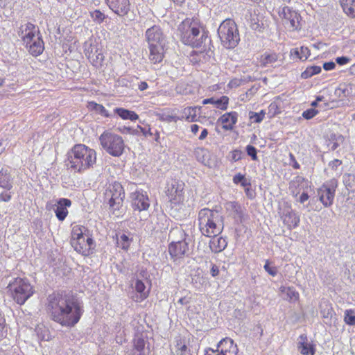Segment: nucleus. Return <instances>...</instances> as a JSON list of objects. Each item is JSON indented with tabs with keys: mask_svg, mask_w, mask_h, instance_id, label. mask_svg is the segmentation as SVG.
I'll return each instance as SVG.
<instances>
[{
	"mask_svg": "<svg viewBox=\"0 0 355 355\" xmlns=\"http://www.w3.org/2000/svg\"><path fill=\"white\" fill-rule=\"evenodd\" d=\"M218 347L220 348V353L211 350L210 353L207 352L205 355H237V346L234 344L231 338H226L220 340Z\"/></svg>",
	"mask_w": 355,
	"mask_h": 355,
	"instance_id": "4468645a",
	"label": "nucleus"
},
{
	"mask_svg": "<svg viewBox=\"0 0 355 355\" xmlns=\"http://www.w3.org/2000/svg\"><path fill=\"white\" fill-rule=\"evenodd\" d=\"M11 198V196L8 193H2L0 194V200L3 202H8Z\"/></svg>",
	"mask_w": 355,
	"mask_h": 355,
	"instance_id": "6e6d98bb",
	"label": "nucleus"
},
{
	"mask_svg": "<svg viewBox=\"0 0 355 355\" xmlns=\"http://www.w3.org/2000/svg\"><path fill=\"white\" fill-rule=\"evenodd\" d=\"M102 148L113 157H120L125 149V142L122 137L111 130H105L99 137Z\"/></svg>",
	"mask_w": 355,
	"mask_h": 355,
	"instance_id": "0eeeda50",
	"label": "nucleus"
},
{
	"mask_svg": "<svg viewBox=\"0 0 355 355\" xmlns=\"http://www.w3.org/2000/svg\"><path fill=\"white\" fill-rule=\"evenodd\" d=\"M114 112L123 119L135 121L139 118L138 115L135 112L124 108H116Z\"/></svg>",
	"mask_w": 355,
	"mask_h": 355,
	"instance_id": "c9c22d12",
	"label": "nucleus"
},
{
	"mask_svg": "<svg viewBox=\"0 0 355 355\" xmlns=\"http://www.w3.org/2000/svg\"><path fill=\"white\" fill-rule=\"evenodd\" d=\"M228 100L227 96H223L220 99L215 100L214 104L216 105L217 107L225 110L227 107Z\"/></svg>",
	"mask_w": 355,
	"mask_h": 355,
	"instance_id": "a18cd8bd",
	"label": "nucleus"
},
{
	"mask_svg": "<svg viewBox=\"0 0 355 355\" xmlns=\"http://www.w3.org/2000/svg\"><path fill=\"white\" fill-rule=\"evenodd\" d=\"M0 187L6 190L12 187L11 177L7 170L0 171Z\"/></svg>",
	"mask_w": 355,
	"mask_h": 355,
	"instance_id": "72a5a7b5",
	"label": "nucleus"
},
{
	"mask_svg": "<svg viewBox=\"0 0 355 355\" xmlns=\"http://www.w3.org/2000/svg\"><path fill=\"white\" fill-rule=\"evenodd\" d=\"M233 181H234V182L235 184H238L239 182H241V184L243 186H245L246 185L245 177H244V175H241V173H239V174L236 175L233 178Z\"/></svg>",
	"mask_w": 355,
	"mask_h": 355,
	"instance_id": "3c124183",
	"label": "nucleus"
},
{
	"mask_svg": "<svg viewBox=\"0 0 355 355\" xmlns=\"http://www.w3.org/2000/svg\"><path fill=\"white\" fill-rule=\"evenodd\" d=\"M279 291L282 293H285L290 301H297L299 299V293L294 287L281 286Z\"/></svg>",
	"mask_w": 355,
	"mask_h": 355,
	"instance_id": "e433bc0d",
	"label": "nucleus"
},
{
	"mask_svg": "<svg viewBox=\"0 0 355 355\" xmlns=\"http://www.w3.org/2000/svg\"><path fill=\"white\" fill-rule=\"evenodd\" d=\"M89 109L92 110H94L96 112L105 116H109V114L107 111L105 110V108L100 104H98L94 102H89L88 105Z\"/></svg>",
	"mask_w": 355,
	"mask_h": 355,
	"instance_id": "a19ab883",
	"label": "nucleus"
},
{
	"mask_svg": "<svg viewBox=\"0 0 355 355\" xmlns=\"http://www.w3.org/2000/svg\"><path fill=\"white\" fill-rule=\"evenodd\" d=\"M309 198V196L308 195L307 193L306 192H303L299 197L298 198V201L300 202V203H304L306 201H307Z\"/></svg>",
	"mask_w": 355,
	"mask_h": 355,
	"instance_id": "5fc2aeb1",
	"label": "nucleus"
},
{
	"mask_svg": "<svg viewBox=\"0 0 355 355\" xmlns=\"http://www.w3.org/2000/svg\"><path fill=\"white\" fill-rule=\"evenodd\" d=\"M172 350L174 355H192L189 341L186 336H176Z\"/></svg>",
	"mask_w": 355,
	"mask_h": 355,
	"instance_id": "2eb2a0df",
	"label": "nucleus"
},
{
	"mask_svg": "<svg viewBox=\"0 0 355 355\" xmlns=\"http://www.w3.org/2000/svg\"><path fill=\"white\" fill-rule=\"evenodd\" d=\"M297 349L302 355H314L315 352L313 345L308 343V338L305 334L299 336Z\"/></svg>",
	"mask_w": 355,
	"mask_h": 355,
	"instance_id": "412c9836",
	"label": "nucleus"
},
{
	"mask_svg": "<svg viewBox=\"0 0 355 355\" xmlns=\"http://www.w3.org/2000/svg\"><path fill=\"white\" fill-rule=\"evenodd\" d=\"M109 8L119 16L126 15L130 10L129 0H105Z\"/></svg>",
	"mask_w": 355,
	"mask_h": 355,
	"instance_id": "dca6fc26",
	"label": "nucleus"
},
{
	"mask_svg": "<svg viewBox=\"0 0 355 355\" xmlns=\"http://www.w3.org/2000/svg\"><path fill=\"white\" fill-rule=\"evenodd\" d=\"M182 120L188 122H193L197 120V107H187L182 110Z\"/></svg>",
	"mask_w": 355,
	"mask_h": 355,
	"instance_id": "f704fd0d",
	"label": "nucleus"
},
{
	"mask_svg": "<svg viewBox=\"0 0 355 355\" xmlns=\"http://www.w3.org/2000/svg\"><path fill=\"white\" fill-rule=\"evenodd\" d=\"M199 130V125L197 124H193L191 125V131L196 135Z\"/></svg>",
	"mask_w": 355,
	"mask_h": 355,
	"instance_id": "338daca9",
	"label": "nucleus"
},
{
	"mask_svg": "<svg viewBox=\"0 0 355 355\" xmlns=\"http://www.w3.org/2000/svg\"><path fill=\"white\" fill-rule=\"evenodd\" d=\"M200 29V26L197 19H186L179 26L182 41L193 47L205 46L206 42L209 40L206 33Z\"/></svg>",
	"mask_w": 355,
	"mask_h": 355,
	"instance_id": "7ed1b4c3",
	"label": "nucleus"
},
{
	"mask_svg": "<svg viewBox=\"0 0 355 355\" xmlns=\"http://www.w3.org/2000/svg\"><path fill=\"white\" fill-rule=\"evenodd\" d=\"M188 250L189 246L187 241H181L178 243H170L168 246L169 253L175 259L182 257Z\"/></svg>",
	"mask_w": 355,
	"mask_h": 355,
	"instance_id": "aec40b11",
	"label": "nucleus"
},
{
	"mask_svg": "<svg viewBox=\"0 0 355 355\" xmlns=\"http://www.w3.org/2000/svg\"><path fill=\"white\" fill-rule=\"evenodd\" d=\"M246 151L248 155L250 156L253 160L257 159V149L254 146L251 145L247 146Z\"/></svg>",
	"mask_w": 355,
	"mask_h": 355,
	"instance_id": "09e8293b",
	"label": "nucleus"
},
{
	"mask_svg": "<svg viewBox=\"0 0 355 355\" xmlns=\"http://www.w3.org/2000/svg\"><path fill=\"white\" fill-rule=\"evenodd\" d=\"M344 320L349 325L355 324V313L352 310H346L345 312Z\"/></svg>",
	"mask_w": 355,
	"mask_h": 355,
	"instance_id": "79ce46f5",
	"label": "nucleus"
},
{
	"mask_svg": "<svg viewBox=\"0 0 355 355\" xmlns=\"http://www.w3.org/2000/svg\"><path fill=\"white\" fill-rule=\"evenodd\" d=\"M349 58H347V57H344V56H342V57H338L336 59V62L340 64V65H344V64H347L349 62Z\"/></svg>",
	"mask_w": 355,
	"mask_h": 355,
	"instance_id": "864d4df0",
	"label": "nucleus"
},
{
	"mask_svg": "<svg viewBox=\"0 0 355 355\" xmlns=\"http://www.w3.org/2000/svg\"><path fill=\"white\" fill-rule=\"evenodd\" d=\"M86 51V55L92 64L96 67H100L104 60V55L101 51H98L96 46H92Z\"/></svg>",
	"mask_w": 355,
	"mask_h": 355,
	"instance_id": "5701e85b",
	"label": "nucleus"
},
{
	"mask_svg": "<svg viewBox=\"0 0 355 355\" xmlns=\"http://www.w3.org/2000/svg\"><path fill=\"white\" fill-rule=\"evenodd\" d=\"M105 198L108 200L109 205L114 209H118L122 204L125 197V193L122 185L117 182L110 184L106 191Z\"/></svg>",
	"mask_w": 355,
	"mask_h": 355,
	"instance_id": "f8f14e48",
	"label": "nucleus"
},
{
	"mask_svg": "<svg viewBox=\"0 0 355 355\" xmlns=\"http://www.w3.org/2000/svg\"><path fill=\"white\" fill-rule=\"evenodd\" d=\"M335 94L340 98H341L342 96H345V90L341 88H337L335 90Z\"/></svg>",
	"mask_w": 355,
	"mask_h": 355,
	"instance_id": "680f3d73",
	"label": "nucleus"
},
{
	"mask_svg": "<svg viewBox=\"0 0 355 355\" xmlns=\"http://www.w3.org/2000/svg\"><path fill=\"white\" fill-rule=\"evenodd\" d=\"M279 16L282 19L283 24L290 31H294L301 28V16L295 10L288 6H284L279 11Z\"/></svg>",
	"mask_w": 355,
	"mask_h": 355,
	"instance_id": "9d476101",
	"label": "nucleus"
},
{
	"mask_svg": "<svg viewBox=\"0 0 355 355\" xmlns=\"http://www.w3.org/2000/svg\"><path fill=\"white\" fill-rule=\"evenodd\" d=\"M13 0H0V7H10Z\"/></svg>",
	"mask_w": 355,
	"mask_h": 355,
	"instance_id": "bf43d9fd",
	"label": "nucleus"
},
{
	"mask_svg": "<svg viewBox=\"0 0 355 355\" xmlns=\"http://www.w3.org/2000/svg\"><path fill=\"white\" fill-rule=\"evenodd\" d=\"M92 17L94 21H97L101 23L105 19V15L98 10H96L91 13Z\"/></svg>",
	"mask_w": 355,
	"mask_h": 355,
	"instance_id": "de8ad7c7",
	"label": "nucleus"
},
{
	"mask_svg": "<svg viewBox=\"0 0 355 355\" xmlns=\"http://www.w3.org/2000/svg\"><path fill=\"white\" fill-rule=\"evenodd\" d=\"M232 160L234 162H236L241 158V151L239 150H235L232 152Z\"/></svg>",
	"mask_w": 355,
	"mask_h": 355,
	"instance_id": "603ef678",
	"label": "nucleus"
},
{
	"mask_svg": "<svg viewBox=\"0 0 355 355\" xmlns=\"http://www.w3.org/2000/svg\"><path fill=\"white\" fill-rule=\"evenodd\" d=\"M7 292L18 304H24L34 293L35 290L26 278L16 277L12 279L8 286Z\"/></svg>",
	"mask_w": 355,
	"mask_h": 355,
	"instance_id": "423d86ee",
	"label": "nucleus"
},
{
	"mask_svg": "<svg viewBox=\"0 0 355 355\" xmlns=\"http://www.w3.org/2000/svg\"><path fill=\"white\" fill-rule=\"evenodd\" d=\"M209 242V248L212 252L218 253L222 252L227 247L226 240L222 237L212 236Z\"/></svg>",
	"mask_w": 355,
	"mask_h": 355,
	"instance_id": "c756f323",
	"label": "nucleus"
},
{
	"mask_svg": "<svg viewBox=\"0 0 355 355\" xmlns=\"http://www.w3.org/2000/svg\"><path fill=\"white\" fill-rule=\"evenodd\" d=\"M169 239L171 240V243H178L181 241H186V234L182 228L176 227L171 230L169 233Z\"/></svg>",
	"mask_w": 355,
	"mask_h": 355,
	"instance_id": "2f4dec72",
	"label": "nucleus"
},
{
	"mask_svg": "<svg viewBox=\"0 0 355 355\" xmlns=\"http://www.w3.org/2000/svg\"><path fill=\"white\" fill-rule=\"evenodd\" d=\"M139 128L141 130V132L143 133V135L144 136H148V135H152L153 133L151 132L150 131V128H148V130L145 129V128H143L140 126H139Z\"/></svg>",
	"mask_w": 355,
	"mask_h": 355,
	"instance_id": "0e129e2a",
	"label": "nucleus"
},
{
	"mask_svg": "<svg viewBox=\"0 0 355 355\" xmlns=\"http://www.w3.org/2000/svg\"><path fill=\"white\" fill-rule=\"evenodd\" d=\"M71 205V200L67 198H61L58 201L55 215L60 220H64L68 214L67 207H70Z\"/></svg>",
	"mask_w": 355,
	"mask_h": 355,
	"instance_id": "bb28decb",
	"label": "nucleus"
},
{
	"mask_svg": "<svg viewBox=\"0 0 355 355\" xmlns=\"http://www.w3.org/2000/svg\"><path fill=\"white\" fill-rule=\"evenodd\" d=\"M47 310L53 321L66 327H74L80 320L83 311L76 299L60 293L49 296Z\"/></svg>",
	"mask_w": 355,
	"mask_h": 355,
	"instance_id": "f257e3e1",
	"label": "nucleus"
},
{
	"mask_svg": "<svg viewBox=\"0 0 355 355\" xmlns=\"http://www.w3.org/2000/svg\"><path fill=\"white\" fill-rule=\"evenodd\" d=\"M344 12L352 18H355V0H340Z\"/></svg>",
	"mask_w": 355,
	"mask_h": 355,
	"instance_id": "473e14b6",
	"label": "nucleus"
},
{
	"mask_svg": "<svg viewBox=\"0 0 355 355\" xmlns=\"http://www.w3.org/2000/svg\"><path fill=\"white\" fill-rule=\"evenodd\" d=\"M237 116L238 114L236 112H231L222 115L218 121L223 124V128L224 130H231L237 121Z\"/></svg>",
	"mask_w": 355,
	"mask_h": 355,
	"instance_id": "a878e982",
	"label": "nucleus"
},
{
	"mask_svg": "<svg viewBox=\"0 0 355 355\" xmlns=\"http://www.w3.org/2000/svg\"><path fill=\"white\" fill-rule=\"evenodd\" d=\"M194 155L197 160L205 165L208 164V151L202 147H198L194 150Z\"/></svg>",
	"mask_w": 355,
	"mask_h": 355,
	"instance_id": "4c0bfd02",
	"label": "nucleus"
},
{
	"mask_svg": "<svg viewBox=\"0 0 355 355\" xmlns=\"http://www.w3.org/2000/svg\"><path fill=\"white\" fill-rule=\"evenodd\" d=\"M211 274L213 277H216L219 274V269L217 266L212 264Z\"/></svg>",
	"mask_w": 355,
	"mask_h": 355,
	"instance_id": "052dcab7",
	"label": "nucleus"
},
{
	"mask_svg": "<svg viewBox=\"0 0 355 355\" xmlns=\"http://www.w3.org/2000/svg\"><path fill=\"white\" fill-rule=\"evenodd\" d=\"M148 88V84L146 82H141L139 85V89L141 91H144Z\"/></svg>",
	"mask_w": 355,
	"mask_h": 355,
	"instance_id": "774afa93",
	"label": "nucleus"
},
{
	"mask_svg": "<svg viewBox=\"0 0 355 355\" xmlns=\"http://www.w3.org/2000/svg\"><path fill=\"white\" fill-rule=\"evenodd\" d=\"M342 164V162L339 159H334L329 163V166L333 169H336L338 166Z\"/></svg>",
	"mask_w": 355,
	"mask_h": 355,
	"instance_id": "4d7b16f0",
	"label": "nucleus"
},
{
	"mask_svg": "<svg viewBox=\"0 0 355 355\" xmlns=\"http://www.w3.org/2000/svg\"><path fill=\"white\" fill-rule=\"evenodd\" d=\"M148 44H164L163 33L158 26H153L146 31Z\"/></svg>",
	"mask_w": 355,
	"mask_h": 355,
	"instance_id": "f3484780",
	"label": "nucleus"
},
{
	"mask_svg": "<svg viewBox=\"0 0 355 355\" xmlns=\"http://www.w3.org/2000/svg\"><path fill=\"white\" fill-rule=\"evenodd\" d=\"M337 187L338 181L336 179H331L318 189L319 200L325 207H329L333 204Z\"/></svg>",
	"mask_w": 355,
	"mask_h": 355,
	"instance_id": "9b49d317",
	"label": "nucleus"
},
{
	"mask_svg": "<svg viewBox=\"0 0 355 355\" xmlns=\"http://www.w3.org/2000/svg\"><path fill=\"white\" fill-rule=\"evenodd\" d=\"M131 285L137 293H138V295H136L132 297L134 301L141 302L148 297L149 292L146 290L145 284L141 280L136 279L132 281Z\"/></svg>",
	"mask_w": 355,
	"mask_h": 355,
	"instance_id": "4be33fe9",
	"label": "nucleus"
},
{
	"mask_svg": "<svg viewBox=\"0 0 355 355\" xmlns=\"http://www.w3.org/2000/svg\"><path fill=\"white\" fill-rule=\"evenodd\" d=\"M218 34L222 44L226 49H234L240 41L237 26L231 19H226L220 24Z\"/></svg>",
	"mask_w": 355,
	"mask_h": 355,
	"instance_id": "6e6552de",
	"label": "nucleus"
},
{
	"mask_svg": "<svg viewBox=\"0 0 355 355\" xmlns=\"http://www.w3.org/2000/svg\"><path fill=\"white\" fill-rule=\"evenodd\" d=\"M118 245L124 250H128L130 245V240L128 236L123 234L118 239Z\"/></svg>",
	"mask_w": 355,
	"mask_h": 355,
	"instance_id": "c03bdc74",
	"label": "nucleus"
},
{
	"mask_svg": "<svg viewBox=\"0 0 355 355\" xmlns=\"http://www.w3.org/2000/svg\"><path fill=\"white\" fill-rule=\"evenodd\" d=\"M169 193L172 208H174L175 206H180V207L182 206L186 207L187 205L184 202V196L181 185H178L175 187V185L173 184L171 189L169 190Z\"/></svg>",
	"mask_w": 355,
	"mask_h": 355,
	"instance_id": "a211bd4d",
	"label": "nucleus"
},
{
	"mask_svg": "<svg viewBox=\"0 0 355 355\" xmlns=\"http://www.w3.org/2000/svg\"><path fill=\"white\" fill-rule=\"evenodd\" d=\"M207 135H208V131H207V129H205V128H204V129L202 130L200 135L199 136V139H200V140H203V139H205L207 137Z\"/></svg>",
	"mask_w": 355,
	"mask_h": 355,
	"instance_id": "69168bd1",
	"label": "nucleus"
},
{
	"mask_svg": "<svg viewBox=\"0 0 355 355\" xmlns=\"http://www.w3.org/2000/svg\"><path fill=\"white\" fill-rule=\"evenodd\" d=\"M164 44H149V59L153 63L160 62L164 57Z\"/></svg>",
	"mask_w": 355,
	"mask_h": 355,
	"instance_id": "cd10ccee",
	"label": "nucleus"
},
{
	"mask_svg": "<svg viewBox=\"0 0 355 355\" xmlns=\"http://www.w3.org/2000/svg\"><path fill=\"white\" fill-rule=\"evenodd\" d=\"M4 320L0 318V340L3 337Z\"/></svg>",
	"mask_w": 355,
	"mask_h": 355,
	"instance_id": "e2e57ef3",
	"label": "nucleus"
},
{
	"mask_svg": "<svg viewBox=\"0 0 355 355\" xmlns=\"http://www.w3.org/2000/svg\"><path fill=\"white\" fill-rule=\"evenodd\" d=\"M146 341L139 336H137L134 339L133 349L127 352L125 355H147L145 350Z\"/></svg>",
	"mask_w": 355,
	"mask_h": 355,
	"instance_id": "c85d7f7f",
	"label": "nucleus"
},
{
	"mask_svg": "<svg viewBox=\"0 0 355 355\" xmlns=\"http://www.w3.org/2000/svg\"><path fill=\"white\" fill-rule=\"evenodd\" d=\"M198 227L201 234L207 237L216 236L223 229V220L216 210L202 209L198 216Z\"/></svg>",
	"mask_w": 355,
	"mask_h": 355,
	"instance_id": "20e7f679",
	"label": "nucleus"
},
{
	"mask_svg": "<svg viewBox=\"0 0 355 355\" xmlns=\"http://www.w3.org/2000/svg\"><path fill=\"white\" fill-rule=\"evenodd\" d=\"M317 113V110L314 109H309L303 112L302 116L306 119H310L315 116Z\"/></svg>",
	"mask_w": 355,
	"mask_h": 355,
	"instance_id": "8fccbe9b",
	"label": "nucleus"
},
{
	"mask_svg": "<svg viewBox=\"0 0 355 355\" xmlns=\"http://www.w3.org/2000/svg\"><path fill=\"white\" fill-rule=\"evenodd\" d=\"M265 116V112L263 111L260 112L259 113L254 112H250L249 117L250 120L254 123H260L263 121Z\"/></svg>",
	"mask_w": 355,
	"mask_h": 355,
	"instance_id": "37998d69",
	"label": "nucleus"
},
{
	"mask_svg": "<svg viewBox=\"0 0 355 355\" xmlns=\"http://www.w3.org/2000/svg\"><path fill=\"white\" fill-rule=\"evenodd\" d=\"M19 36L32 55L36 57L42 54L44 44L35 25L29 22L22 24L19 28Z\"/></svg>",
	"mask_w": 355,
	"mask_h": 355,
	"instance_id": "39448f33",
	"label": "nucleus"
},
{
	"mask_svg": "<svg viewBox=\"0 0 355 355\" xmlns=\"http://www.w3.org/2000/svg\"><path fill=\"white\" fill-rule=\"evenodd\" d=\"M132 204L135 209L139 211L146 210L149 207V200L147 196L139 191L131 194Z\"/></svg>",
	"mask_w": 355,
	"mask_h": 355,
	"instance_id": "6ab92c4d",
	"label": "nucleus"
},
{
	"mask_svg": "<svg viewBox=\"0 0 355 355\" xmlns=\"http://www.w3.org/2000/svg\"><path fill=\"white\" fill-rule=\"evenodd\" d=\"M155 115L158 117L159 121L166 123H176L179 120H182V118H180V116L177 114L175 110L166 109L160 112H157Z\"/></svg>",
	"mask_w": 355,
	"mask_h": 355,
	"instance_id": "393cba45",
	"label": "nucleus"
},
{
	"mask_svg": "<svg viewBox=\"0 0 355 355\" xmlns=\"http://www.w3.org/2000/svg\"><path fill=\"white\" fill-rule=\"evenodd\" d=\"M320 309L324 322L331 326L335 319V313L331 305L328 302H323L320 305Z\"/></svg>",
	"mask_w": 355,
	"mask_h": 355,
	"instance_id": "b1692460",
	"label": "nucleus"
},
{
	"mask_svg": "<svg viewBox=\"0 0 355 355\" xmlns=\"http://www.w3.org/2000/svg\"><path fill=\"white\" fill-rule=\"evenodd\" d=\"M291 54L295 55L300 60H306L310 55V51L307 47L302 46L292 49Z\"/></svg>",
	"mask_w": 355,
	"mask_h": 355,
	"instance_id": "58836bf2",
	"label": "nucleus"
},
{
	"mask_svg": "<svg viewBox=\"0 0 355 355\" xmlns=\"http://www.w3.org/2000/svg\"><path fill=\"white\" fill-rule=\"evenodd\" d=\"M282 62V59L279 54L275 52H266L261 55V63L263 66L273 64L276 62Z\"/></svg>",
	"mask_w": 355,
	"mask_h": 355,
	"instance_id": "7c9ffc66",
	"label": "nucleus"
},
{
	"mask_svg": "<svg viewBox=\"0 0 355 355\" xmlns=\"http://www.w3.org/2000/svg\"><path fill=\"white\" fill-rule=\"evenodd\" d=\"M280 210L281 219L289 230L298 226L300 220V216L288 203H284Z\"/></svg>",
	"mask_w": 355,
	"mask_h": 355,
	"instance_id": "ddd939ff",
	"label": "nucleus"
},
{
	"mask_svg": "<svg viewBox=\"0 0 355 355\" xmlns=\"http://www.w3.org/2000/svg\"><path fill=\"white\" fill-rule=\"evenodd\" d=\"M67 156V167L77 172L93 167L96 162V151L84 144L75 145Z\"/></svg>",
	"mask_w": 355,
	"mask_h": 355,
	"instance_id": "f03ea898",
	"label": "nucleus"
},
{
	"mask_svg": "<svg viewBox=\"0 0 355 355\" xmlns=\"http://www.w3.org/2000/svg\"><path fill=\"white\" fill-rule=\"evenodd\" d=\"M335 67H336V64L333 62H325L323 65V67L326 71L331 70V69H334Z\"/></svg>",
	"mask_w": 355,
	"mask_h": 355,
	"instance_id": "13d9d810",
	"label": "nucleus"
},
{
	"mask_svg": "<svg viewBox=\"0 0 355 355\" xmlns=\"http://www.w3.org/2000/svg\"><path fill=\"white\" fill-rule=\"evenodd\" d=\"M85 227L74 226L71 232V244L78 253L88 256L94 248L92 238L85 234Z\"/></svg>",
	"mask_w": 355,
	"mask_h": 355,
	"instance_id": "1a4fd4ad",
	"label": "nucleus"
},
{
	"mask_svg": "<svg viewBox=\"0 0 355 355\" xmlns=\"http://www.w3.org/2000/svg\"><path fill=\"white\" fill-rule=\"evenodd\" d=\"M321 71V67L318 66H311L302 73L301 77L304 79L311 78L312 76L319 73Z\"/></svg>",
	"mask_w": 355,
	"mask_h": 355,
	"instance_id": "ea45409f",
	"label": "nucleus"
},
{
	"mask_svg": "<svg viewBox=\"0 0 355 355\" xmlns=\"http://www.w3.org/2000/svg\"><path fill=\"white\" fill-rule=\"evenodd\" d=\"M264 270L271 276L275 277L277 274V268L274 266H270V263L268 260L266 261L263 266Z\"/></svg>",
	"mask_w": 355,
	"mask_h": 355,
	"instance_id": "49530a36",
	"label": "nucleus"
}]
</instances>
